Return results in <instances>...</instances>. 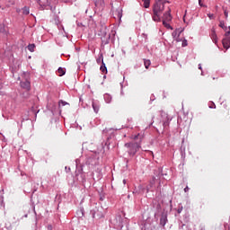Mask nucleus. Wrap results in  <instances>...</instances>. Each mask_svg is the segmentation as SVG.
Returning <instances> with one entry per match:
<instances>
[{
    "label": "nucleus",
    "mask_w": 230,
    "mask_h": 230,
    "mask_svg": "<svg viewBox=\"0 0 230 230\" xmlns=\"http://www.w3.org/2000/svg\"><path fill=\"white\" fill-rule=\"evenodd\" d=\"M199 69H202L201 65H199Z\"/></svg>",
    "instance_id": "bb28decb"
},
{
    "label": "nucleus",
    "mask_w": 230,
    "mask_h": 230,
    "mask_svg": "<svg viewBox=\"0 0 230 230\" xmlns=\"http://www.w3.org/2000/svg\"><path fill=\"white\" fill-rule=\"evenodd\" d=\"M138 138H140L139 142L133 141L125 144V147L128 148V153L130 156L136 155L137 152H138L139 149L141 148L142 137H140L139 134L134 137L135 141L137 140Z\"/></svg>",
    "instance_id": "f03ea898"
},
{
    "label": "nucleus",
    "mask_w": 230,
    "mask_h": 230,
    "mask_svg": "<svg viewBox=\"0 0 230 230\" xmlns=\"http://www.w3.org/2000/svg\"><path fill=\"white\" fill-rule=\"evenodd\" d=\"M23 15H29L30 14V7L24 6L22 9Z\"/></svg>",
    "instance_id": "9b49d317"
},
{
    "label": "nucleus",
    "mask_w": 230,
    "mask_h": 230,
    "mask_svg": "<svg viewBox=\"0 0 230 230\" xmlns=\"http://www.w3.org/2000/svg\"><path fill=\"white\" fill-rule=\"evenodd\" d=\"M93 108V111L96 114H98L99 111H100V103L99 102H93V104H92Z\"/></svg>",
    "instance_id": "6e6552de"
},
{
    "label": "nucleus",
    "mask_w": 230,
    "mask_h": 230,
    "mask_svg": "<svg viewBox=\"0 0 230 230\" xmlns=\"http://www.w3.org/2000/svg\"><path fill=\"white\" fill-rule=\"evenodd\" d=\"M168 2L165 0H158L155 4L153 7V20L155 22H161V15L164 12V13L167 12V8H170V6L167 4Z\"/></svg>",
    "instance_id": "f257e3e1"
},
{
    "label": "nucleus",
    "mask_w": 230,
    "mask_h": 230,
    "mask_svg": "<svg viewBox=\"0 0 230 230\" xmlns=\"http://www.w3.org/2000/svg\"><path fill=\"white\" fill-rule=\"evenodd\" d=\"M224 14L226 16V19H227L228 18V12L226 10H225Z\"/></svg>",
    "instance_id": "4be33fe9"
},
{
    "label": "nucleus",
    "mask_w": 230,
    "mask_h": 230,
    "mask_svg": "<svg viewBox=\"0 0 230 230\" xmlns=\"http://www.w3.org/2000/svg\"><path fill=\"white\" fill-rule=\"evenodd\" d=\"M222 29L226 31L225 37H230V27H226L225 25Z\"/></svg>",
    "instance_id": "9d476101"
},
{
    "label": "nucleus",
    "mask_w": 230,
    "mask_h": 230,
    "mask_svg": "<svg viewBox=\"0 0 230 230\" xmlns=\"http://www.w3.org/2000/svg\"><path fill=\"white\" fill-rule=\"evenodd\" d=\"M210 39L212 40V41L215 43V44H217L218 42V38H217V34L215 31V29H211V31H210Z\"/></svg>",
    "instance_id": "423d86ee"
},
{
    "label": "nucleus",
    "mask_w": 230,
    "mask_h": 230,
    "mask_svg": "<svg viewBox=\"0 0 230 230\" xmlns=\"http://www.w3.org/2000/svg\"><path fill=\"white\" fill-rule=\"evenodd\" d=\"M20 86L24 90L29 91L31 90V82L28 80L22 81V83H20Z\"/></svg>",
    "instance_id": "0eeeda50"
},
{
    "label": "nucleus",
    "mask_w": 230,
    "mask_h": 230,
    "mask_svg": "<svg viewBox=\"0 0 230 230\" xmlns=\"http://www.w3.org/2000/svg\"><path fill=\"white\" fill-rule=\"evenodd\" d=\"M4 87L3 81L0 80V90Z\"/></svg>",
    "instance_id": "b1692460"
},
{
    "label": "nucleus",
    "mask_w": 230,
    "mask_h": 230,
    "mask_svg": "<svg viewBox=\"0 0 230 230\" xmlns=\"http://www.w3.org/2000/svg\"><path fill=\"white\" fill-rule=\"evenodd\" d=\"M199 5L200 7H204V4H202L201 0H199Z\"/></svg>",
    "instance_id": "5701e85b"
},
{
    "label": "nucleus",
    "mask_w": 230,
    "mask_h": 230,
    "mask_svg": "<svg viewBox=\"0 0 230 230\" xmlns=\"http://www.w3.org/2000/svg\"><path fill=\"white\" fill-rule=\"evenodd\" d=\"M78 172L81 173V170H78Z\"/></svg>",
    "instance_id": "c85d7f7f"
},
{
    "label": "nucleus",
    "mask_w": 230,
    "mask_h": 230,
    "mask_svg": "<svg viewBox=\"0 0 230 230\" xmlns=\"http://www.w3.org/2000/svg\"><path fill=\"white\" fill-rule=\"evenodd\" d=\"M63 105H65L66 103L64 102H62Z\"/></svg>",
    "instance_id": "c756f323"
},
{
    "label": "nucleus",
    "mask_w": 230,
    "mask_h": 230,
    "mask_svg": "<svg viewBox=\"0 0 230 230\" xmlns=\"http://www.w3.org/2000/svg\"><path fill=\"white\" fill-rule=\"evenodd\" d=\"M228 230H230V229H228Z\"/></svg>",
    "instance_id": "f704fd0d"
},
{
    "label": "nucleus",
    "mask_w": 230,
    "mask_h": 230,
    "mask_svg": "<svg viewBox=\"0 0 230 230\" xmlns=\"http://www.w3.org/2000/svg\"><path fill=\"white\" fill-rule=\"evenodd\" d=\"M182 31H183L182 29H176V31L172 32V37L175 39L177 35L180 36Z\"/></svg>",
    "instance_id": "1a4fd4ad"
},
{
    "label": "nucleus",
    "mask_w": 230,
    "mask_h": 230,
    "mask_svg": "<svg viewBox=\"0 0 230 230\" xmlns=\"http://www.w3.org/2000/svg\"><path fill=\"white\" fill-rule=\"evenodd\" d=\"M164 128L169 127V119H167V120H165V121L164 122Z\"/></svg>",
    "instance_id": "6ab92c4d"
},
{
    "label": "nucleus",
    "mask_w": 230,
    "mask_h": 230,
    "mask_svg": "<svg viewBox=\"0 0 230 230\" xmlns=\"http://www.w3.org/2000/svg\"><path fill=\"white\" fill-rule=\"evenodd\" d=\"M123 182L125 183V182H126V180H124Z\"/></svg>",
    "instance_id": "7c9ffc66"
},
{
    "label": "nucleus",
    "mask_w": 230,
    "mask_h": 230,
    "mask_svg": "<svg viewBox=\"0 0 230 230\" xmlns=\"http://www.w3.org/2000/svg\"><path fill=\"white\" fill-rule=\"evenodd\" d=\"M96 216V212L93 213V217Z\"/></svg>",
    "instance_id": "cd10ccee"
},
{
    "label": "nucleus",
    "mask_w": 230,
    "mask_h": 230,
    "mask_svg": "<svg viewBox=\"0 0 230 230\" xmlns=\"http://www.w3.org/2000/svg\"><path fill=\"white\" fill-rule=\"evenodd\" d=\"M4 31V25H0V33Z\"/></svg>",
    "instance_id": "aec40b11"
},
{
    "label": "nucleus",
    "mask_w": 230,
    "mask_h": 230,
    "mask_svg": "<svg viewBox=\"0 0 230 230\" xmlns=\"http://www.w3.org/2000/svg\"><path fill=\"white\" fill-rule=\"evenodd\" d=\"M171 12H172L171 8L167 7V12L164 13V16H163V24L167 29L171 28L169 22H171L172 20Z\"/></svg>",
    "instance_id": "7ed1b4c3"
},
{
    "label": "nucleus",
    "mask_w": 230,
    "mask_h": 230,
    "mask_svg": "<svg viewBox=\"0 0 230 230\" xmlns=\"http://www.w3.org/2000/svg\"><path fill=\"white\" fill-rule=\"evenodd\" d=\"M169 29L172 30V27H170Z\"/></svg>",
    "instance_id": "72a5a7b5"
},
{
    "label": "nucleus",
    "mask_w": 230,
    "mask_h": 230,
    "mask_svg": "<svg viewBox=\"0 0 230 230\" xmlns=\"http://www.w3.org/2000/svg\"><path fill=\"white\" fill-rule=\"evenodd\" d=\"M144 65H145L146 68L148 69V67L151 65V61L148 59H144Z\"/></svg>",
    "instance_id": "ddd939ff"
},
{
    "label": "nucleus",
    "mask_w": 230,
    "mask_h": 230,
    "mask_svg": "<svg viewBox=\"0 0 230 230\" xmlns=\"http://www.w3.org/2000/svg\"><path fill=\"white\" fill-rule=\"evenodd\" d=\"M101 71L103 73H107V66H105V63L102 62V66H101Z\"/></svg>",
    "instance_id": "dca6fc26"
},
{
    "label": "nucleus",
    "mask_w": 230,
    "mask_h": 230,
    "mask_svg": "<svg viewBox=\"0 0 230 230\" xmlns=\"http://www.w3.org/2000/svg\"><path fill=\"white\" fill-rule=\"evenodd\" d=\"M178 213H181V210H178Z\"/></svg>",
    "instance_id": "2f4dec72"
},
{
    "label": "nucleus",
    "mask_w": 230,
    "mask_h": 230,
    "mask_svg": "<svg viewBox=\"0 0 230 230\" xmlns=\"http://www.w3.org/2000/svg\"><path fill=\"white\" fill-rule=\"evenodd\" d=\"M178 213H181V210H178Z\"/></svg>",
    "instance_id": "473e14b6"
},
{
    "label": "nucleus",
    "mask_w": 230,
    "mask_h": 230,
    "mask_svg": "<svg viewBox=\"0 0 230 230\" xmlns=\"http://www.w3.org/2000/svg\"><path fill=\"white\" fill-rule=\"evenodd\" d=\"M117 13H118V16H119V19H120V18H121V14H120L119 11H118Z\"/></svg>",
    "instance_id": "393cba45"
},
{
    "label": "nucleus",
    "mask_w": 230,
    "mask_h": 230,
    "mask_svg": "<svg viewBox=\"0 0 230 230\" xmlns=\"http://www.w3.org/2000/svg\"><path fill=\"white\" fill-rule=\"evenodd\" d=\"M58 0H38V4L40 7L49 6L51 4H57Z\"/></svg>",
    "instance_id": "20e7f679"
},
{
    "label": "nucleus",
    "mask_w": 230,
    "mask_h": 230,
    "mask_svg": "<svg viewBox=\"0 0 230 230\" xmlns=\"http://www.w3.org/2000/svg\"><path fill=\"white\" fill-rule=\"evenodd\" d=\"M184 190H185V192H188L189 191V187L188 186L185 187Z\"/></svg>",
    "instance_id": "a878e982"
},
{
    "label": "nucleus",
    "mask_w": 230,
    "mask_h": 230,
    "mask_svg": "<svg viewBox=\"0 0 230 230\" xmlns=\"http://www.w3.org/2000/svg\"><path fill=\"white\" fill-rule=\"evenodd\" d=\"M181 46H183V47H186V46H188V42H187V40H185V41H183V43H181Z\"/></svg>",
    "instance_id": "412c9836"
},
{
    "label": "nucleus",
    "mask_w": 230,
    "mask_h": 230,
    "mask_svg": "<svg viewBox=\"0 0 230 230\" xmlns=\"http://www.w3.org/2000/svg\"><path fill=\"white\" fill-rule=\"evenodd\" d=\"M218 26L222 29L224 26H226L225 25V22L224 21H220Z\"/></svg>",
    "instance_id": "a211bd4d"
},
{
    "label": "nucleus",
    "mask_w": 230,
    "mask_h": 230,
    "mask_svg": "<svg viewBox=\"0 0 230 230\" xmlns=\"http://www.w3.org/2000/svg\"><path fill=\"white\" fill-rule=\"evenodd\" d=\"M35 48H36V46L34 44H30L28 46V50L31 52H34Z\"/></svg>",
    "instance_id": "2eb2a0df"
},
{
    "label": "nucleus",
    "mask_w": 230,
    "mask_h": 230,
    "mask_svg": "<svg viewBox=\"0 0 230 230\" xmlns=\"http://www.w3.org/2000/svg\"><path fill=\"white\" fill-rule=\"evenodd\" d=\"M58 73L59 74V76H63L64 75H66V70L60 67L58 69Z\"/></svg>",
    "instance_id": "f8f14e48"
},
{
    "label": "nucleus",
    "mask_w": 230,
    "mask_h": 230,
    "mask_svg": "<svg viewBox=\"0 0 230 230\" xmlns=\"http://www.w3.org/2000/svg\"><path fill=\"white\" fill-rule=\"evenodd\" d=\"M226 37V38H223L222 40V45L226 50H228L230 49V36Z\"/></svg>",
    "instance_id": "39448f33"
},
{
    "label": "nucleus",
    "mask_w": 230,
    "mask_h": 230,
    "mask_svg": "<svg viewBox=\"0 0 230 230\" xmlns=\"http://www.w3.org/2000/svg\"><path fill=\"white\" fill-rule=\"evenodd\" d=\"M143 2H144V7L145 8H149V6H150V0H143Z\"/></svg>",
    "instance_id": "4468645a"
},
{
    "label": "nucleus",
    "mask_w": 230,
    "mask_h": 230,
    "mask_svg": "<svg viewBox=\"0 0 230 230\" xmlns=\"http://www.w3.org/2000/svg\"><path fill=\"white\" fill-rule=\"evenodd\" d=\"M208 17L209 18V20H213V19H215V14L214 13H208Z\"/></svg>",
    "instance_id": "f3484780"
}]
</instances>
